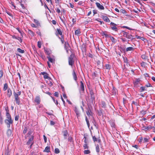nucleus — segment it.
<instances>
[{
    "label": "nucleus",
    "mask_w": 155,
    "mask_h": 155,
    "mask_svg": "<svg viewBox=\"0 0 155 155\" xmlns=\"http://www.w3.org/2000/svg\"><path fill=\"white\" fill-rule=\"evenodd\" d=\"M27 128L26 127H25L24 128V130L23 131V133L24 134H25L27 132Z\"/></svg>",
    "instance_id": "6e6d98bb"
},
{
    "label": "nucleus",
    "mask_w": 155,
    "mask_h": 155,
    "mask_svg": "<svg viewBox=\"0 0 155 155\" xmlns=\"http://www.w3.org/2000/svg\"><path fill=\"white\" fill-rule=\"evenodd\" d=\"M112 92L113 94H115L117 92L116 89L114 87H113V88L112 90Z\"/></svg>",
    "instance_id": "13d9d810"
},
{
    "label": "nucleus",
    "mask_w": 155,
    "mask_h": 155,
    "mask_svg": "<svg viewBox=\"0 0 155 155\" xmlns=\"http://www.w3.org/2000/svg\"><path fill=\"white\" fill-rule=\"evenodd\" d=\"M16 29L20 33L21 35L22 36V37H23V35L24 34V32L22 31L19 28H17Z\"/></svg>",
    "instance_id": "2f4dec72"
},
{
    "label": "nucleus",
    "mask_w": 155,
    "mask_h": 155,
    "mask_svg": "<svg viewBox=\"0 0 155 155\" xmlns=\"http://www.w3.org/2000/svg\"><path fill=\"white\" fill-rule=\"evenodd\" d=\"M97 7L100 10H104V8L102 5L100 3L96 2L95 3Z\"/></svg>",
    "instance_id": "2eb2a0df"
},
{
    "label": "nucleus",
    "mask_w": 155,
    "mask_h": 155,
    "mask_svg": "<svg viewBox=\"0 0 155 155\" xmlns=\"http://www.w3.org/2000/svg\"><path fill=\"white\" fill-rule=\"evenodd\" d=\"M38 46L39 48H40L41 47V43L40 41H38Z\"/></svg>",
    "instance_id": "4d7b16f0"
},
{
    "label": "nucleus",
    "mask_w": 155,
    "mask_h": 155,
    "mask_svg": "<svg viewBox=\"0 0 155 155\" xmlns=\"http://www.w3.org/2000/svg\"><path fill=\"white\" fill-rule=\"evenodd\" d=\"M90 94L91 95V98L92 101L94 100L95 99L94 93L93 90L92 89H89Z\"/></svg>",
    "instance_id": "1a4fd4ad"
},
{
    "label": "nucleus",
    "mask_w": 155,
    "mask_h": 155,
    "mask_svg": "<svg viewBox=\"0 0 155 155\" xmlns=\"http://www.w3.org/2000/svg\"><path fill=\"white\" fill-rule=\"evenodd\" d=\"M7 134L8 136H10L12 134V131L10 129H8L7 130Z\"/></svg>",
    "instance_id": "c9c22d12"
},
{
    "label": "nucleus",
    "mask_w": 155,
    "mask_h": 155,
    "mask_svg": "<svg viewBox=\"0 0 155 155\" xmlns=\"http://www.w3.org/2000/svg\"><path fill=\"white\" fill-rule=\"evenodd\" d=\"M48 58L49 61V62H50L52 63H55V59L54 58H51L50 56H48L47 57Z\"/></svg>",
    "instance_id": "6ab92c4d"
},
{
    "label": "nucleus",
    "mask_w": 155,
    "mask_h": 155,
    "mask_svg": "<svg viewBox=\"0 0 155 155\" xmlns=\"http://www.w3.org/2000/svg\"><path fill=\"white\" fill-rule=\"evenodd\" d=\"M92 139L96 145H99L101 144V141L99 138H97L95 136H92Z\"/></svg>",
    "instance_id": "39448f33"
},
{
    "label": "nucleus",
    "mask_w": 155,
    "mask_h": 155,
    "mask_svg": "<svg viewBox=\"0 0 155 155\" xmlns=\"http://www.w3.org/2000/svg\"><path fill=\"white\" fill-rule=\"evenodd\" d=\"M110 124L112 127L113 128H114V129L115 128L116 125L114 122L113 121H111L110 122Z\"/></svg>",
    "instance_id": "72a5a7b5"
},
{
    "label": "nucleus",
    "mask_w": 155,
    "mask_h": 155,
    "mask_svg": "<svg viewBox=\"0 0 155 155\" xmlns=\"http://www.w3.org/2000/svg\"><path fill=\"white\" fill-rule=\"evenodd\" d=\"M62 28H57L56 34L57 35H60L61 36L63 35L62 32Z\"/></svg>",
    "instance_id": "f8f14e48"
},
{
    "label": "nucleus",
    "mask_w": 155,
    "mask_h": 155,
    "mask_svg": "<svg viewBox=\"0 0 155 155\" xmlns=\"http://www.w3.org/2000/svg\"><path fill=\"white\" fill-rule=\"evenodd\" d=\"M17 50L18 52L22 54L24 53L25 52L24 50H22L20 48H18Z\"/></svg>",
    "instance_id": "ea45409f"
},
{
    "label": "nucleus",
    "mask_w": 155,
    "mask_h": 155,
    "mask_svg": "<svg viewBox=\"0 0 155 155\" xmlns=\"http://www.w3.org/2000/svg\"><path fill=\"white\" fill-rule=\"evenodd\" d=\"M81 33V29L80 28H78L75 31V35H76L78 36L80 35Z\"/></svg>",
    "instance_id": "a878e982"
},
{
    "label": "nucleus",
    "mask_w": 155,
    "mask_h": 155,
    "mask_svg": "<svg viewBox=\"0 0 155 155\" xmlns=\"http://www.w3.org/2000/svg\"><path fill=\"white\" fill-rule=\"evenodd\" d=\"M34 21L37 25L38 26L40 25V23L38 20L35 19H34Z\"/></svg>",
    "instance_id": "37998d69"
},
{
    "label": "nucleus",
    "mask_w": 155,
    "mask_h": 155,
    "mask_svg": "<svg viewBox=\"0 0 155 155\" xmlns=\"http://www.w3.org/2000/svg\"><path fill=\"white\" fill-rule=\"evenodd\" d=\"M145 129H146L148 130H150L152 129L153 128V127L151 126H144L143 127Z\"/></svg>",
    "instance_id": "cd10ccee"
},
{
    "label": "nucleus",
    "mask_w": 155,
    "mask_h": 155,
    "mask_svg": "<svg viewBox=\"0 0 155 155\" xmlns=\"http://www.w3.org/2000/svg\"><path fill=\"white\" fill-rule=\"evenodd\" d=\"M110 28L112 30L114 31L117 32L118 31V29L117 27V25L114 23L111 22L110 24Z\"/></svg>",
    "instance_id": "6e6552de"
},
{
    "label": "nucleus",
    "mask_w": 155,
    "mask_h": 155,
    "mask_svg": "<svg viewBox=\"0 0 155 155\" xmlns=\"http://www.w3.org/2000/svg\"><path fill=\"white\" fill-rule=\"evenodd\" d=\"M80 84L79 90L81 93H83L84 92L85 88L86 87V86L84 84L82 81H80Z\"/></svg>",
    "instance_id": "423d86ee"
},
{
    "label": "nucleus",
    "mask_w": 155,
    "mask_h": 155,
    "mask_svg": "<svg viewBox=\"0 0 155 155\" xmlns=\"http://www.w3.org/2000/svg\"><path fill=\"white\" fill-rule=\"evenodd\" d=\"M83 1H80L78 3V5H83Z\"/></svg>",
    "instance_id": "69168bd1"
},
{
    "label": "nucleus",
    "mask_w": 155,
    "mask_h": 155,
    "mask_svg": "<svg viewBox=\"0 0 155 155\" xmlns=\"http://www.w3.org/2000/svg\"><path fill=\"white\" fill-rule=\"evenodd\" d=\"M56 10L58 13L59 14L61 12V11L60 9L58 8H57L56 9Z\"/></svg>",
    "instance_id": "e2e57ef3"
},
{
    "label": "nucleus",
    "mask_w": 155,
    "mask_h": 155,
    "mask_svg": "<svg viewBox=\"0 0 155 155\" xmlns=\"http://www.w3.org/2000/svg\"><path fill=\"white\" fill-rule=\"evenodd\" d=\"M120 11L121 13L124 14H126L127 13L126 11L125 10L123 9H121L120 10Z\"/></svg>",
    "instance_id": "864d4df0"
},
{
    "label": "nucleus",
    "mask_w": 155,
    "mask_h": 155,
    "mask_svg": "<svg viewBox=\"0 0 155 155\" xmlns=\"http://www.w3.org/2000/svg\"><path fill=\"white\" fill-rule=\"evenodd\" d=\"M62 44H64V35L61 36V38H59Z\"/></svg>",
    "instance_id": "a19ab883"
},
{
    "label": "nucleus",
    "mask_w": 155,
    "mask_h": 155,
    "mask_svg": "<svg viewBox=\"0 0 155 155\" xmlns=\"http://www.w3.org/2000/svg\"><path fill=\"white\" fill-rule=\"evenodd\" d=\"M11 151V149L9 148L8 146H7L5 147V153L6 155H9V153Z\"/></svg>",
    "instance_id": "412c9836"
},
{
    "label": "nucleus",
    "mask_w": 155,
    "mask_h": 155,
    "mask_svg": "<svg viewBox=\"0 0 155 155\" xmlns=\"http://www.w3.org/2000/svg\"><path fill=\"white\" fill-rule=\"evenodd\" d=\"M5 110L6 111V114H9V110L8 108V106H7L5 107Z\"/></svg>",
    "instance_id": "09e8293b"
},
{
    "label": "nucleus",
    "mask_w": 155,
    "mask_h": 155,
    "mask_svg": "<svg viewBox=\"0 0 155 155\" xmlns=\"http://www.w3.org/2000/svg\"><path fill=\"white\" fill-rule=\"evenodd\" d=\"M18 92H16L15 91L13 92V94L14 97V101L16 104L18 105H20L21 104V101L20 98L19 97L21 94V91L18 90Z\"/></svg>",
    "instance_id": "f257e3e1"
},
{
    "label": "nucleus",
    "mask_w": 155,
    "mask_h": 155,
    "mask_svg": "<svg viewBox=\"0 0 155 155\" xmlns=\"http://www.w3.org/2000/svg\"><path fill=\"white\" fill-rule=\"evenodd\" d=\"M62 133L64 139H66L68 136V132L67 130H65Z\"/></svg>",
    "instance_id": "4be33fe9"
},
{
    "label": "nucleus",
    "mask_w": 155,
    "mask_h": 155,
    "mask_svg": "<svg viewBox=\"0 0 155 155\" xmlns=\"http://www.w3.org/2000/svg\"><path fill=\"white\" fill-rule=\"evenodd\" d=\"M141 58L143 59H146L147 58V57L146 55L143 54L142 55Z\"/></svg>",
    "instance_id": "052dcab7"
},
{
    "label": "nucleus",
    "mask_w": 155,
    "mask_h": 155,
    "mask_svg": "<svg viewBox=\"0 0 155 155\" xmlns=\"http://www.w3.org/2000/svg\"><path fill=\"white\" fill-rule=\"evenodd\" d=\"M140 80L139 79H136L134 82V84L135 86L137 87L140 84Z\"/></svg>",
    "instance_id": "b1692460"
},
{
    "label": "nucleus",
    "mask_w": 155,
    "mask_h": 155,
    "mask_svg": "<svg viewBox=\"0 0 155 155\" xmlns=\"http://www.w3.org/2000/svg\"><path fill=\"white\" fill-rule=\"evenodd\" d=\"M120 35L126 38L131 40L134 39L133 36L131 34H129L128 32H126L124 31H122L120 32Z\"/></svg>",
    "instance_id": "7ed1b4c3"
},
{
    "label": "nucleus",
    "mask_w": 155,
    "mask_h": 155,
    "mask_svg": "<svg viewBox=\"0 0 155 155\" xmlns=\"http://www.w3.org/2000/svg\"><path fill=\"white\" fill-rule=\"evenodd\" d=\"M123 59L124 60V61L125 63H126L127 66H129V64L128 63V61L127 58L126 57H123Z\"/></svg>",
    "instance_id": "c85d7f7f"
},
{
    "label": "nucleus",
    "mask_w": 155,
    "mask_h": 155,
    "mask_svg": "<svg viewBox=\"0 0 155 155\" xmlns=\"http://www.w3.org/2000/svg\"><path fill=\"white\" fill-rule=\"evenodd\" d=\"M83 139L85 143L84 145H87L88 143L89 137L87 135L84 134Z\"/></svg>",
    "instance_id": "9b49d317"
},
{
    "label": "nucleus",
    "mask_w": 155,
    "mask_h": 155,
    "mask_svg": "<svg viewBox=\"0 0 155 155\" xmlns=\"http://www.w3.org/2000/svg\"><path fill=\"white\" fill-rule=\"evenodd\" d=\"M85 120L86 121L87 126H88V127L89 128L90 127V123L89 122V121L88 120V119L87 116H86V117H85Z\"/></svg>",
    "instance_id": "79ce46f5"
},
{
    "label": "nucleus",
    "mask_w": 155,
    "mask_h": 155,
    "mask_svg": "<svg viewBox=\"0 0 155 155\" xmlns=\"http://www.w3.org/2000/svg\"><path fill=\"white\" fill-rule=\"evenodd\" d=\"M72 75L73 78L74 79L75 81H76L77 80V77L76 75V74L74 70H73V71Z\"/></svg>",
    "instance_id": "5701e85b"
},
{
    "label": "nucleus",
    "mask_w": 155,
    "mask_h": 155,
    "mask_svg": "<svg viewBox=\"0 0 155 155\" xmlns=\"http://www.w3.org/2000/svg\"><path fill=\"white\" fill-rule=\"evenodd\" d=\"M105 67L106 69L108 70H110L111 68V66L109 64H106L105 65Z\"/></svg>",
    "instance_id": "e433bc0d"
},
{
    "label": "nucleus",
    "mask_w": 155,
    "mask_h": 155,
    "mask_svg": "<svg viewBox=\"0 0 155 155\" xmlns=\"http://www.w3.org/2000/svg\"><path fill=\"white\" fill-rule=\"evenodd\" d=\"M6 119L5 120V122L8 128L10 127V124L13 123V120L12 119L10 113L6 114Z\"/></svg>",
    "instance_id": "f03ea898"
},
{
    "label": "nucleus",
    "mask_w": 155,
    "mask_h": 155,
    "mask_svg": "<svg viewBox=\"0 0 155 155\" xmlns=\"http://www.w3.org/2000/svg\"><path fill=\"white\" fill-rule=\"evenodd\" d=\"M68 141L70 143H71L70 144H72V143L73 142V139L71 137H68Z\"/></svg>",
    "instance_id": "c03bdc74"
},
{
    "label": "nucleus",
    "mask_w": 155,
    "mask_h": 155,
    "mask_svg": "<svg viewBox=\"0 0 155 155\" xmlns=\"http://www.w3.org/2000/svg\"><path fill=\"white\" fill-rule=\"evenodd\" d=\"M134 48L132 47H128L127 48L126 50L125 51L126 52H127L128 51H134Z\"/></svg>",
    "instance_id": "393cba45"
},
{
    "label": "nucleus",
    "mask_w": 155,
    "mask_h": 155,
    "mask_svg": "<svg viewBox=\"0 0 155 155\" xmlns=\"http://www.w3.org/2000/svg\"><path fill=\"white\" fill-rule=\"evenodd\" d=\"M12 95V91L10 88L8 89L7 96L10 97Z\"/></svg>",
    "instance_id": "bb28decb"
},
{
    "label": "nucleus",
    "mask_w": 155,
    "mask_h": 155,
    "mask_svg": "<svg viewBox=\"0 0 155 155\" xmlns=\"http://www.w3.org/2000/svg\"><path fill=\"white\" fill-rule=\"evenodd\" d=\"M33 133L32 131L31 130L29 131L27 134V137H29L30 136H34L33 135H32L31 134Z\"/></svg>",
    "instance_id": "f704fd0d"
},
{
    "label": "nucleus",
    "mask_w": 155,
    "mask_h": 155,
    "mask_svg": "<svg viewBox=\"0 0 155 155\" xmlns=\"http://www.w3.org/2000/svg\"><path fill=\"white\" fill-rule=\"evenodd\" d=\"M101 18H102L104 21L107 22H109L110 21L109 18L106 16L101 15Z\"/></svg>",
    "instance_id": "dca6fc26"
},
{
    "label": "nucleus",
    "mask_w": 155,
    "mask_h": 155,
    "mask_svg": "<svg viewBox=\"0 0 155 155\" xmlns=\"http://www.w3.org/2000/svg\"><path fill=\"white\" fill-rule=\"evenodd\" d=\"M96 151L97 152H100V149L99 146H97L96 147Z\"/></svg>",
    "instance_id": "0e129e2a"
},
{
    "label": "nucleus",
    "mask_w": 155,
    "mask_h": 155,
    "mask_svg": "<svg viewBox=\"0 0 155 155\" xmlns=\"http://www.w3.org/2000/svg\"><path fill=\"white\" fill-rule=\"evenodd\" d=\"M17 39L19 40L20 42V43H21L22 42V40L21 38L20 37H17Z\"/></svg>",
    "instance_id": "bf43d9fd"
},
{
    "label": "nucleus",
    "mask_w": 155,
    "mask_h": 155,
    "mask_svg": "<svg viewBox=\"0 0 155 155\" xmlns=\"http://www.w3.org/2000/svg\"><path fill=\"white\" fill-rule=\"evenodd\" d=\"M87 114L88 116H91L92 114V108L91 107H88L86 111Z\"/></svg>",
    "instance_id": "9d476101"
},
{
    "label": "nucleus",
    "mask_w": 155,
    "mask_h": 155,
    "mask_svg": "<svg viewBox=\"0 0 155 155\" xmlns=\"http://www.w3.org/2000/svg\"><path fill=\"white\" fill-rule=\"evenodd\" d=\"M84 154H87L90 153L91 152L90 150H84Z\"/></svg>",
    "instance_id": "a18cd8bd"
},
{
    "label": "nucleus",
    "mask_w": 155,
    "mask_h": 155,
    "mask_svg": "<svg viewBox=\"0 0 155 155\" xmlns=\"http://www.w3.org/2000/svg\"><path fill=\"white\" fill-rule=\"evenodd\" d=\"M149 139L150 138L149 137L148 138H144L143 139V143L148 142Z\"/></svg>",
    "instance_id": "7c9ffc66"
},
{
    "label": "nucleus",
    "mask_w": 155,
    "mask_h": 155,
    "mask_svg": "<svg viewBox=\"0 0 155 155\" xmlns=\"http://www.w3.org/2000/svg\"><path fill=\"white\" fill-rule=\"evenodd\" d=\"M143 138L142 137L139 138L138 141L140 144L143 143Z\"/></svg>",
    "instance_id": "58836bf2"
},
{
    "label": "nucleus",
    "mask_w": 155,
    "mask_h": 155,
    "mask_svg": "<svg viewBox=\"0 0 155 155\" xmlns=\"http://www.w3.org/2000/svg\"><path fill=\"white\" fill-rule=\"evenodd\" d=\"M69 44L68 42H65L64 43V48L68 53V51L69 48Z\"/></svg>",
    "instance_id": "aec40b11"
},
{
    "label": "nucleus",
    "mask_w": 155,
    "mask_h": 155,
    "mask_svg": "<svg viewBox=\"0 0 155 155\" xmlns=\"http://www.w3.org/2000/svg\"><path fill=\"white\" fill-rule=\"evenodd\" d=\"M44 152L48 153L50 152V147L47 146L44 150Z\"/></svg>",
    "instance_id": "c756f323"
},
{
    "label": "nucleus",
    "mask_w": 155,
    "mask_h": 155,
    "mask_svg": "<svg viewBox=\"0 0 155 155\" xmlns=\"http://www.w3.org/2000/svg\"><path fill=\"white\" fill-rule=\"evenodd\" d=\"M8 87V86L7 84L5 83V84H4V87L3 88V90L4 91H5L7 89Z\"/></svg>",
    "instance_id": "4c0bfd02"
},
{
    "label": "nucleus",
    "mask_w": 155,
    "mask_h": 155,
    "mask_svg": "<svg viewBox=\"0 0 155 155\" xmlns=\"http://www.w3.org/2000/svg\"><path fill=\"white\" fill-rule=\"evenodd\" d=\"M75 58V56L74 54H72L68 58V63L71 66L74 65V58Z\"/></svg>",
    "instance_id": "20e7f679"
},
{
    "label": "nucleus",
    "mask_w": 155,
    "mask_h": 155,
    "mask_svg": "<svg viewBox=\"0 0 155 155\" xmlns=\"http://www.w3.org/2000/svg\"><path fill=\"white\" fill-rule=\"evenodd\" d=\"M54 152L55 153L58 154L60 153V150L58 148H56L54 150Z\"/></svg>",
    "instance_id": "de8ad7c7"
},
{
    "label": "nucleus",
    "mask_w": 155,
    "mask_h": 155,
    "mask_svg": "<svg viewBox=\"0 0 155 155\" xmlns=\"http://www.w3.org/2000/svg\"><path fill=\"white\" fill-rule=\"evenodd\" d=\"M28 33L31 36H33L35 35V33L31 30L30 29L28 30Z\"/></svg>",
    "instance_id": "473e14b6"
},
{
    "label": "nucleus",
    "mask_w": 155,
    "mask_h": 155,
    "mask_svg": "<svg viewBox=\"0 0 155 155\" xmlns=\"http://www.w3.org/2000/svg\"><path fill=\"white\" fill-rule=\"evenodd\" d=\"M110 40L111 41L113 42L114 43H115V39L113 37L110 36Z\"/></svg>",
    "instance_id": "603ef678"
},
{
    "label": "nucleus",
    "mask_w": 155,
    "mask_h": 155,
    "mask_svg": "<svg viewBox=\"0 0 155 155\" xmlns=\"http://www.w3.org/2000/svg\"><path fill=\"white\" fill-rule=\"evenodd\" d=\"M41 101L40 97L39 96H37L35 97L34 102L36 103L37 104H40Z\"/></svg>",
    "instance_id": "ddd939ff"
},
{
    "label": "nucleus",
    "mask_w": 155,
    "mask_h": 155,
    "mask_svg": "<svg viewBox=\"0 0 155 155\" xmlns=\"http://www.w3.org/2000/svg\"><path fill=\"white\" fill-rule=\"evenodd\" d=\"M146 63L144 62H142L141 63V65L142 67H145L146 65Z\"/></svg>",
    "instance_id": "680f3d73"
},
{
    "label": "nucleus",
    "mask_w": 155,
    "mask_h": 155,
    "mask_svg": "<svg viewBox=\"0 0 155 155\" xmlns=\"http://www.w3.org/2000/svg\"><path fill=\"white\" fill-rule=\"evenodd\" d=\"M107 104L104 101H102L99 104L100 107L105 108L107 107Z\"/></svg>",
    "instance_id": "4468645a"
},
{
    "label": "nucleus",
    "mask_w": 155,
    "mask_h": 155,
    "mask_svg": "<svg viewBox=\"0 0 155 155\" xmlns=\"http://www.w3.org/2000/svg\"><path fill=\"white\" fill-rule=\"evenodd\" d=\"M74 111L75 112L77 117H79L80 114V111L79 108L75 107H74Z\"/></svg>",
    "instance_id": "f3484780"
},
{
    "label": "nucleus",
    "mask_w": 155,
    "mask_h": 155,
    "mask_svg": "<svg viewBox=\"0 0 155 155\" xmlns=\"http://www.w3.org/2000/svg\"><path fill=\"white\" fill-rule=\"evenodd\" d=\"M45 52L46 53L48 56H49V55L50 54V53L48 51L45 50Z\"/></svg>",
    "instance_id": "338daca9"
},
{
    "label": "nucleus",
    "mask_w": 155,
    "mask_h": 155,
    "mask_svg": "<svg viewBox=\"0 0 155 155\" xmlns=\"http://www.w3.org/2000/svg\"><path fill=\"white\" fill-rule=\"evenodd\" d=\"M3 71L2 70H1L0 71V79H1L3 76Z\"/></svg>",
    "instance_id": "5fc2aeb1"
},
{
    "label": "nucleus",
    "mask_w": 155,
    "mask_h": 155,
    "mask_svg": "<svg viewBox=\"0 0 155 155\" xmlns=\"http://www.w3.org/2000/svg\"><path fill=\"white\" fill-rule=\"evenodd\" d=\"M34 136H30L28 137V140L27 142V144L32 145L34 144Z\"/></svg>",
    "instance_id": "0eeeda50"
},
{
    "label": "nucleus",
    "mask_w": 155,
    "mask_h": 155,
    "mask_svg": "<svg viewBox=\"0 0 155 155\" xmlns=\"http://www.w3.org/2000/svg\"><path fill=\"white\" fill-rule=\"evenodd\" d=\"M40 74L44 75L43 77L45 79H48L50 78V77L48 76V74H47L46 72H41V73Z\"/></svg>",
    "instance_id": "a211bd4d"
},
{
    "label": "nucleus",
    "mask_w": 155,
    "mask_h": 155,
    "mask_svg": "<svg viewBox=\"0 0 155 155\" xmlns=\"http://www.w3.org/2000/svg\"><path fill=\"white\" fill-rule=\"evenodd\" d=\"M137 39H140L142 40L143 41H144L145 40H146L145 38L143 37H140L139 36H137Z\"/></svg>",
    "instance_id": "49530a36"
},
{
    "label": "nucleus",
    "mask_w": 155,
    "mask_h": 155,
    "mask_svg": "<svg viewBox=\"0 0 155 155\" xmlns=\"http://www.w3.org/2000/svg\"><path fill=\"white\" fill-rule=\"evenodd\" d=\"M19 116L18 114L15 116V120L16 121L18 120L19 119Z\"/></svg>",
    "instance_id": "3c124183"
},
{
    "label": "nucleus",
    "mask_w": 155,
    "mask_h": 155,
    "mask_svg": "<svg viewBox=\"0 0 155 155\" xmlns=\"http://www.w3.org/2000/svg\"><path fill=\"white\" fill-rule=\"evenodd\" d=\"M59 93L58 92H55L54 93V95L56 97H58Z\"/></svg>",
    "instance_id": "774afa93"
},
{
    "label": "nucleus",
    "mask_w": 155,
    "mask_h": 155,
    "mask_svg": "<svg viewBox=\"0 0 155 155\" xmlns=\"http://www.w3.org/2000/svg\"><path fill=\"white\" fill-rule=\"evenodd\" d=\"M140 89L141 90V92H143L145 90H146V89H145V87H141L140 88Z\"/></svg>",
    "instance_id": "8fccbe9b"
}]
</instances>
